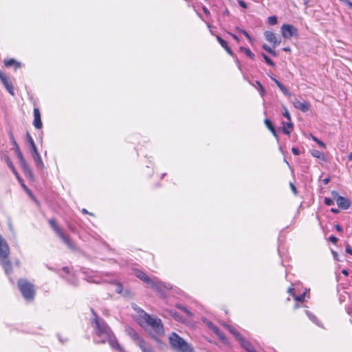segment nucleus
I'll return each mask as SVG.
<instances>
[{
	"label": "nucleus",
	"mask_w": 352,
	"mask_h": 352,
	"mask_svg": "<svg viewBox=\"0 0 352 352\" xmlns=\"http://www.w3.org/2000/svg\"><path fill=\"white\" fill-rule=\"evenodd\" d=\"M91 311L94 315L92 325L95 333L100 339L99 342L102 343L108 342L112 349L118 350L119 352H126L124 348L118 343V340L107 322L102 318H99L93 309H91Z\"/></svg>",
	"instance_id": "1"
},
{
	"label": "nucleus",
	"mask_w": 352,
	"mask_h": 352,
	"mask_svg": "<svg viewBox=\"0 0 352 352\" xmlns=\"http://www.w3.org/2000/svg\"><path fill=\"white\" fill-rule=\"evenodd\" d=\"M134 273L136 277L146 283L152 289L159 293H162L164 289L168 290L171 289V286L169 283L161 281H155L140 270H136Z\"/></svg>",
	"instance_id": "2"
},
{
	"label": "nucleus",
	"mask_w": 352,
	"mask_h": 352,
	"mask_svg": "<svg viewBox=\"0 0 352 352\" xmlns=\"http://www.w3.org/2000/svg\"><path fill=\"white\" fill-rule=\"evenodd\" d=\"M168 339L174 350L178 352H194L193 348L176 333H171Z\"/></svg>",
	"instance_id": "3"
},
{
	"label": "nucleus",
	"mask_w": 352,
	"mask_h": 352,
	"mask_svg": "<svg viewBox=\"0 0 352 352\" xmlns=\"http://www.w3.org/2000/svg\"><path fill=\"white\" fill-rule=\"evenodd\" d=\"M9 254L10 248L8 244L5 239L0 235V264L8 275L12 272L11 263L8 259Z\"/></svg>",
	"instance_id": "4"
},
{
	"label": "nucleus",
	"mask_w": 352,
	"mask_h": 352,
	"mask_svg": "<svg viewBox=\"0 0 352 352\" xmlns=\"http://www.w3.org/2000/svg\"><path fill=\"white\" fill-rule=\"evenodd\" d=\"M144 318L146 324L151 327L153 331V337L155 338L164 334V326L160 318L148 314H145Z\"/></svg>",
	"instance_id": "5"
},
{
	"label": "nucleus",
	"mask_w": 352,
	"mask_h": 352,
	"mask_svg": "<svg viewBox=\"0 0 352 352\" xmlns=\"http://www.w3.org/2000/svg\"><path fill=\"white\" fill-rule=\"evenodd\" d=\"M18 287L23 298L27 300H32L34 298L35 290L34 285L25 279H19Z\"/></svg>",
	"instance_id": "6"
},
{
	"label": "nucleus",
	"mask_w": 352,
	"mask_h": 352,
	"mask_svg": "<svg viewBox=\"0 0 352 352\" xmlns=\"http://www.w3.org/2000/svg\"><path fill=\"white\" fill-rule=\"evenodd\" d=\"M13 144L14 146L15 153H16V156L19 160L21 168L24 175H25V177L27 178H29L31 179H33V177H34L33 173H32L30 166L27 163L26 160H25L22 153L20 151L19 146L17 145V144L14 141V140H13Z\"/></svg>",
	"instance_id": "7"
},
{
	"label": "nucleus",
	"mask_w": 352,
	"mask_h": 352,
	"mask_svg": "<svg viewBox=\"0 0 352 352\" xmlns=\"http://www.w3.org/2000/svg\"><path fill=\"white\" fill-rule=\"evenodd\" d=\"M331 195H332V197L334 199H336V203L339 208L346 210L350 207V206H351L350 201L348 199L339 195V194L337 191H332Z\"/></svg>",
	"instance_id": "8"
},
{
	"label": "nucleus",
	"mask_w": 352,
	"mask_h": 352,
	"mask_svg": "<svg viewBox=\"0 0 352 352\" xmlns=\"http://www.w3.org/2000/svg\"><path fill=\"white\" fill-rule=\"evenodd\" d=\"M281 33L283 38H291L298 35V30L292 25L284 24L281 27Z\"/></svg>",
	"instance_id": "9"
},
{
	"label": "nucleus",
	"mask_w": 352,
	"mask_h": 352,
	"mask_svg": "<svg viewBox=\"0 0 352 352\" xmlns=\"http://www.w3.org/2000/svg\"><path fill=\"white\" fill-rule=\"evenodd\" d=\"M30 152L34 161L36 167L38 169H43L44 168V164L41 159V155L37 150L36 146L30 148Z\"/></svg>",
	"instance_id": "10"
},
{
	"label": "nucleus",
	"mask_w": 352,
	"mask_h": 352,
	"mask_svg": "<svg viewBox=\"0 0 352 352\" xmlns=\"http://www.w3.org/2000/svg\"><path fill=\"white\" fill-rule=\"evenodd\" d=\"M206 324L207 327L211 329L218 337L223 342H226L227 339L225 337L224 334L219 329V328L214 325L212 322L206 320Z\"/></svg>",
	"instance_id": "11"
},
{
	"label": "nucleus",
	"mask_w": 352,
	"mask_h": 352,
	"mask_svg": "<svg viewBox=\"0 0 352 352\" xmlns=\"http://www.w3.org/2000/svg\"><path fill=\"white\" fill-rule=\"evenodd\" d=\"M264 35L266 40L273 44L274 47H276L280 43V38H278L274 32L265 31Z\"/></svg>",
	"instance_id": "12"
},
{
	"label": "nucleus",
	"mask_w": 352,
	"mask_h": 352,
	"mask_svg": "<svg viewBox=\"0 0 352 352\" xmlns=\"http://www.w3.org/2000/svg\"><path fill=\"white\" fill-rule=\"evenodd\" d=\"M293 105L296 109H299L302 112H307L310 109V104L308 102H301L297 98H295L293 101Z\"/></svg>",
	"instance_id": "13"
},
{
	"label": "nucleus",
	"mask_w": 352,
	"mask_h": 352,
	"mask_svg": "<svg viewBox=\"0 0 352 352\" xmlns=\"http://www.w3.org/2000/svg\"><path fill=\"white\" fill-rule=\"evenodd\" d=\"M0 80L1 82L4 85L5 87L8 90V91L12 95H14V88L11 82H9L8 79L6 76V75L0 72Z\"/></svg>",
	"instance_id": "14"
},
{
	"label": "nucleus",
	"mask_w": 352,
	"mask_h": 352,
	"mask_svg": "<svg viewBox=\"0 0 352 352\" xmlns=\"http://www.w3.org/2000/svg\"><path fill=\"white\" fill-rule=\"evenodd\" d=\"M33 125L35 128L40 129L42 128L43 124L41 119L40 111L38 108H34V121Z\"/></svg>",
	"instance_id": "15"
},
{
	"label": "nucleus",
	"mask_w": 352,
	"mask_h": 352,
	"mask_svg": "<svg viewBox=\"0 0 352 352\" xmlns=\"http://www.w3.org/2000/svg\"><path fill=\"white\" fill-rule=\"evenodd\" d=\"M125 331L135 342L137 344H139L140 340H143L144 339L142 338L138 333L131 327H125Z\"/></svg>",
	"instance_id": "16"
},
{
	"label": "nucleus",
	"mask_w": 352,
	"mask_h": 352,
	"mask_svg": "<svg viewBox=\"0 0 352 352\" xmlns=\"http://www.w3.org/2000/svg\"><path fill=\"white\" fill-rule=\"evenodd\" d=\"M59 237L63 240V241L67 245V247L69 249H71L72 250H76L74 243L64 233L60 234Z\"/></svg>",
	"instance_id": "17"
},
{
	"label": "nucleus",
	"mask_w": 352,
	"mask_h": 352,
	"mask_svg": "<svg viewBox=\"0 0 352 352\" xmlns=\"http://www.w3.org/2000/svg\"><path fill=\"white\" fill-rule=\"evenodd\" d=\"M59 237L63 240V241L67 245V247L69 249H71L72 250H76L74 243L64 233L60 234Z\"/></svg>",
	"instance_id": "18"
},
{
	"label": "nucleus",
	"mask_w": 352,
	"mask_h": 352,
	"mask_svg": "<svg viewBox=\"0 0 352 352\" xmlns=\"http://www.w3.org/2000/svg\"><path fill=\"white\" fill-rule=\"evenodd\" d=\"M59 237L63 240V241L67 245V247L69 249H71L72 250H76L74 243L64 233L60 234Z\"/></svg>",
	"instance_id": "19"
},
{
	"label": "nucleus",
	"mask_w": 352,
	"mask_h": 352,
	"mask_svg": "<svg viewBox=\"0 0 352 352\" xmlns=\"http://www.w3.org/2000/svg\"><path fill=\"white\" fill-rule=\"evenodd\" d=\"M271 79L276 83L277 87L280 89V91L283 93V94L287 97L291 96L290 91L281 83L276 78L271 76Z\"/></svg>",
	"instance_id": "20"
},
{
	"label": "nucleus",
	"mask_w": 352,
	"mask_h": 352,
	"mask_svg": "<svg viewBox=\"0 0 352 352\" xmlns=\"http://www.w3.org/2000/svg\"><path fill=\"white\" fill-rule=\"evenodd\" d=\"M49 224L50 225L51 228L54 230V231L56 233V234L60 236V234L63 233V230L59 228L58 224L56 223V221L54 219H50L49 221Z\"/></svg>",
	"instance_id": "21"
},
{
	"label": "nucleus",
	"mask_w": 352,
	"mask_h": 352,
	"mask_svg": "<svg viewBox=\"0 0 352 352\" xmlns=\"http://www.w3.org/2000/svg\"><path fill=\"white\" fill-rule=\"evenodd\" d=\"M283 126L282 127V131L285 134L289 135L292 130L294 128L293 123L290 120L287 122H283Z\"/></svg>",
	"instance_id": "22"
},
{
	"label": "nucleus",
	"mask_w": 352,
	"mask_h": 352,
	"mask_svg": "<svg viewBox=\"0 0 352 352\" xmlns=\"http://www.w3.org/2000/svg\"><path fill=\"white\" fill-rule=\"evenodd\" d=\"M142 352H154L153 349L144 340H140L138 344Z\"/></svg>",
	"instance_id": "23"
},
{
	"label": "nucleus",
	"mask_w": 352,
	"mask_h": 352,
	"mask_svg": "<svg viewBox=\"0 0 352 352\" xmlns=\"http://www.w3.org/2000/svg\"><path fill=\"white\" fill-rule=\"evenodd\" d=\"M227 329L235 337V338L240 342L244 338L241 336L240 333H239L234 327L230 325L226 324L225 325Z\"/></svg>",
	"instance_id": "24"
},
{
	"label": "nucleus",
	"mask_w": 352,
	"mask_h": 352,
	"mask_svg": "<svg viewBox=\"0 0 352 352\" xmlns=\"http://www.w3.org/2000/svg\"><path fill=\"white\" fill-rule=\"evenodd\" d=\"M4 64L7 67H10L14 66L15 69H18L21 67V63L20 62L16 61L14 58L6 60L4 61Z\"/></svg>",
	"instance_id": "25"
},
{
	"label": "nucleus",
	"mask_w": 352,
	"mask_h": 352,
	"mask_svg": "<svg viewBox=\"0 0 352 352\" xmlns=\"http://www.w3.org/2000/svg\"><path fill=\"white\" fill-rule=\"evenodd\" d=\"M241 345L248 351V352H256L252 345L245 338H243L240 342Z\"/></svg>",
	"instance_id": "26"
},
{
	"label": "nucleus",
	"mask_w": 352,
	"mask_h": 352,
	"mask_svg": "<svg viewBox=\"0 0 352 352\" xmlns=\"http://www.w3.org/2000/svg\"><path fill=\"white\" fill-rule=\"evenodd\" d=\"M217 38L220 45L227 51V52L229 53L230 54H232V51L229 46L228 45L227 42L219 36H217Z\"/></svg>",
	"instance_id": "27"
},
{
	"label": "nucleus",
	"mask_w": 352,
	"mask_h": 352,
	"mask_svg": "<svg viewBox=\"0 0 352 352\" xmlns=\"http://www.w3.org/2000/svg\"><path fill=\"white\" fill-rule=\"evenodd\" d=\"M311 155H312V156H314L316 158L320 159L322 161L325 160V156L323 154V153H322L318 150H313L311 151Z\"/></svg>",
	"instance_id": "28"
},
{
	"label": "nucleus",
	"mask_w": 352,
	"mask_h": 352,
	"mask_svg": "<svg viewBox=\"0 0 352 352\" xmlns=\"http://www.w3.org/2000/svg\"><path fill=\"white\" fill-rule=\"evenodd\" d=\"M240 51L242 52H244L252 60L254 59V58H255L254 54L250 51V50L249 48L241 47Z\"/></svg>",
	"instance_id": "29"
},
{
	"label": "nucleus",
	"mask_w": 352,
	"mask_h": 352,
	"mask_svg": "<svg viewBox=\"0 0 352 352\" xmlns=\"http://www.w3.org/2000/svg\"><path fill=\"white\" fill-rule=\"evenodd\" d=\"M26 139H27V142L29 145V148L36 146L32 136L30 135V134L28 132L26 133Z\"/></svg>",
	"instance_id": "30"
},
{
	"label": "nucleus",
	"mask_w": 352,
	"mask_h": 352,
	"mask_svg": "<svg viewBox=\"0 0 352 352\" xmlns=\"http://www.w3.org/2000/svg\"><path fill=\"white\" fill-rule=\"evenodd\" d=\"M256 84L258 85V90L261 96H263L265 94V90L263 86L261 85V83L259 81H256Z\"/></svg>",
	"instance_id": "31"
},
{
	"label": "nucleus",
	"mask_w": 352,
	"mask_h": 352,
	"mask_svg": "<svg viewBox=\"0 0 352 352\" xmlns=\"http://www.w3.org/2000/svg\"><path fill=\"white\" fill-rule=\"evenodd\" d=\"M236 30L237 31H239V32L242 33L243 35H245V37L249 40V41H250V42H251V43L252 42V37L249 35V34H248L245 30H242V29H241V28H239V27H237V28H236Z\"/></svg>",
	"instance_id": "32"
},
{
	"label": "nucleus",
	"mask_w": 352,
	"mask_h": 352,
	"mask_svg": "<svg viewBox=\"0 0 352 352\" xmlns=\"http://www.w3.org/2000/svg\"><path fill=\"white\" fill-rule=\"evenodd\" d=\"M3 159L5 160V162H6L8 166L10 168H13V164L10 160V158L8 157V155H4L3 156Z\"/></svg>",
	"instance_id": "33"
},
{
	"label": "nucleus",
	"mask_w": 352,
	"mask_h": 352,
	"mask_svg": "<svg viewBox=\"0 0 352 352\" xmlns=\"http://www.w3.org/2000/svg\"><path fill=\"white\" fill-rule=\"evenodd\" d=\"M263 50H265L266 52H267L268 53H270V54L273 55V56H276V54L274 50H273L270 46H268L267 45H263Z\"/></svg>",
	"instance_id": "34"
},
{
	"label": "nucleus",
	"mask_w": 352,
	"mask_h": 352,
	"mask_svg": "<svg viewBox=\"0 0 352 352\" xmlns=\"http://www.w3.org/2000/svg\"><path fill=\"white\" fill-rule=\"evenodd\" d=\"M267 22L270 25H274L277 23V18L276 16H270L267 19Z\"/></svg>",
	"instance_id": "35"
},
{
	"label": "nucleus",
	"mask_w": 352,
	"mask_h": 352,
	"mask_svg": "<svg viewBox=\"0 0 352 352\" xmlns=\"http://www.w3.org/2000/svg\"><path fill=\"white\" fill-rule=\"evenodd\" d=\"M307 316L309 317V318L312 321L314 322V323L317 324L318 325H319L318 324V320L317 319V318L313 315L312 314L309 313V311H307Z\"/></svg>",
	"instance_id": "36"
},
{
	"label": "nucleus",
	"mask_w": 352,
	"mask_h": 352,
	"mask_svg": "<svg viewBox=\"0 0 352 352\" xmlns=\"http://www.w3.org/2000/svg\"><path fill=\"white\" fill-rule=\"evenodd\" d=\"M283 116L287 118V120L288 121H290L291 120V116H290V113L288 111V109L285 107H283Z\"/></svg>",
	"instance_id": "37"
},
{
	"label": "nucleus",
	"mask_w": 352,
	"mask_h": 352,
	"mask_svg": "<svg viewBox=\"0 0 352 352\" xmlns=\"http://www.w3.org/2000/svg\"><path fill=\"white\" fill-rule=\"evenodd\" d=\"M312 140L316 142L320 147L325 148V144L320 141L319 139H318L316 137L311 135Z\"/></svg>",
	"instance_id": "38"
},
{
	"label": "nucleus",
	"mask_w": 352,
	"mask_h": 352,
	"mask_svg": "<svg viewBox=\"0 0 352 352\" xmlns=\"http://www.w3.org/2000/svg\"><path fill=\"white\" fill-rule=\"evenodd\" d=\"M263 58L265 59V62L270 66L274 67V62L265 54H262Z\"/></svg>",
	"instance_id": "39"
},
{
	"label": "nucleus",
	"mask_w": 352,
	"mask_h": 352,
	"mask_svg": "<svg viewBox=\"0 0 352 352\" xmlns=\"http://www.w3.org/2000/svg\"><path fill=\"white\" fill-rule=\"evenodd\" d=\"M293 297L295 299V300L302 302L305 298V294L303 293L302 294L298 296L293 295Z\"/></svg>",
	"instance_id": "40"
},
{
	"label": "nucleus",
	"mask_w": 352,
	"mask_h": 352,
	"mask_svg": "<svg viewBox=\"0 0 352 352\" xmlns=\"http://www.w3.org/2000/svg\"><path fill=\"white\" fill-rule=\"evenodd\" d=\"M324 202L327 206H332L334 204V201L329 197H325Z\"/></svg>",
	"instance_id": "41"
},
{
	"label": "nucleus",
	"mask_w": 352,
	"mask_h": 352,
	"mask_svg": "<svg viewBox=\"0 0 352 352\" xmlns=\"http://www.w3.org/2000/svg\"><path fill=\"white\" fill-rule=\"evenodd\" d=\"M265 126L268 128V129H271L274 128V126L272 123V122L269 119H265L264 121Z\"/></svg>",
	"instance_id": "42"
},
{
	"label": "nucleus",
	"mask_w": 352,
	"mask_h": 352,
	"mask_svg": "<svg viewBox=\"0 0 352 352\" xmlns=\"http://www.w3.org/2000/svg\"><path fill=\"white\" fill-rule=\"evenodd\" d=\"M329 239L333 243H336L338 241V239L333 235L330 236Z\"/></svg>",
	"instance_id": "43"
},
{
	"label": "nucleus",
	"mask_w": 352,
	"mask_h": 352,
	"mask_svg": "<svg viewBox=\"0 0 352 352\" xmlns=\"http://www.w3.org/2000/svg\"><path fill=\"white\" fill-rule=\"evenodd\" d=\"M342 2L347 5L350 8H352V2L350 0H340Z\"/></svg>",
	"instance_id": "44"
},
{
	"label": "nucleus",
	"mask_w": 352,
	"mask_h": 352,
	"mask_svg": "<svg viewBox=\"0 0 352 352\" xmlns=\"http://www.w3.org/2000/svg\"><path fill=\"white\" fill-rule=\"evenodd\" d=\"M292 152L293 153L294 155H300V151L298 150V148H296V147H293L292 148Z\"/></svg>",
	"instance_id": "45"
},
{
	"label": "nucleus",
	"mask_w": 352,
	"mask_h": 352,
	"mask_svg": "<svg viewBox=\"0 0 352 352\" xmlns=\"http://www.w3.org/2000/svg\"><path fill=\"white\" fill-rule=\"evenodd\" d=\"M238 3L239 4V6L243 8H247V4L245 3V1H243V0H239L238 1Z\"/></svg>",
	"instance_id": "46"
},
{
	"label": "nucleus",
	"mask_w": 352,
	"mask_h": 352,
	"mask_svg": "<svg viewBox=\"0 0 352 352\" xmlns=\"http://www.w3.org/2000/svg\"><path fill=\"white\" fill-rule=\"evenodd\" d=\"M290 187H291V189H292V192H294V194L296 195L297 190H296V186L292 183H290Z\"/></svg>",
	"instance_id": "47"
},
{
	"label": "nucleus",
	"mask_w": 352,
	"mask_h": 352,
	"mask_svg": "<svg viewBox=\"0 0 352 352\" xmlns=\"http://www.w3.org/2000/svg\"><path fill=\"white\" fill-rule=\"evenodd\" d=\"M331 253L333 254V258L336 261H339L338 259V254L334 251V250H331Z\"/></svg>",
	"instance_id": "48"
},
{
	"label": "nucleus",
	"mask_w": 352,
	"mask_h": 352,
	"mask_svg": "<svg viewBox=\"0 0 352 352\" xmlns=\"http://www.w3.org/2000/svg\"><path fill=\"white\" fill-rule=\"evenodd\" d=\"M346 250V253L350 254H352V250H351V247H350V245H346V250Z\"/></svg>",
	"instance_id": "49"
},
{
	"label": "nucleus",
	"mask_w": 352,
	"mask_h": 352,
	"mask_svg": "<svg viewBox=\"0 0 352 352\" xmlns=\"http://www.w3.org/2000/svg\"><path fill=\"white\" fill-rule=\"evenodd\" d=\"M204 12L206 15L209 16L210 15V11L208 10V8L205 6L202 8Z\"/></svg>",
	"instance_id": "50"
},
{
	"label": "nucleus",
	"mask_w": 352,
	"mask_h": 352,
	"mask_svg": "<svg viewBox=\"0 0 352 352\" xmlns=\"http://www.w3.org/2000/svg\"><path fill=\"white\" fill-rule=\"evenodd\" d=\"M270 131L272 132V133L273 134V135H274L276 139H278V135H277V133H276V130H275L274 127V128H272V129H270Z\"/></svg>",
	"instance_id": "51"
},
{
	"label": "nucleus",
	"mask_w": 352,
	"mask_h": 352,
	"mask_svg": "<svg viewBox=\"0 0 352 352\" xmlns=\"http://www.w3.org/2000/svg\"><path fill=\"white\" fill-rule=\"evenodd\" d=\"M335 228H336V230L338 232H342V228L340 225L336 224V225L335 226Z\"/></svg>",
	"instance_id": "52"
},
{
	"label": "nucleus",
	"mask_w": 352,
	"mask_h": 352,
	"mask_svg": "<svg viewBox=\"0 0 352 352\" xmlns=\"http://www.w3.org/2000/svg\"><path fill=\"white\" fill-rule=\"evenodd\" d=\"M229 34H230L232 36V37L234 40H236L237 42H239V38H238V36H237L236 35H235V34H232V33H229Z\"/></svg>",
	"instance_id": "53"
},
{
	"label": "nucleus",
	"mask_w": 352,
	"mask_h": 352,
	"mask_svg": "<svg viewBox=\"0 0 352 352\" xmlns=\"http://www.w3.org/2000/svg\"><path fill=\"white\" fill-rule=\"evenodd\" d=\"M324 184L327 185L329 184V182H330V179L329 177L327 178H324L323 180H322Z\"/></svg>",
	"instance_id": "54"
},
{
	"label": "nucleus",
	"mask_w": 352,
	"mask_h": 352,
	"mask_svg": "<svg viewBox=\"0 0 352 352\" xmlns=\"http://www.w3.org/2000/svg\"><path fill=\"white\" fill-rule=\"evenodd\" d=\"M293 290L294 289L292 287H289L287 289V292L289 294H290V295H292L293 296V295H295L294 293H293Z\"/></svg>",
	"instance_id": "55"
},
{
	"label": "nucleus",
	"mask_w": 352,
	"mask_h": 352,
	"mask_svg": "<svg viewBox=\"0 0 352 352\" xmlns=\"http://www.w3.org/2000/svg\"><path fill=\"white\" fill-rule=\"evenodd\" d=\"M82 212L83 214H90V215H92V213L89 212H88L85 208H83V209L82 210Z\"/></svg>",
	"instance_id": "56"
},
{
	"label": "nucleus",
	"mask_w": 352,
	"mask_h": 352,
	"mask_svg": "<svg viewBox=\"0 0 352 352\" xmlns=\"http://www.w3.org/2000/svg\"><path fill=\"white\" fill-rule=\"evenodd\" d=\"M331 211L332 212L335 213V214H337V213H338L339 210H338V209H337V208H331Z\"/></svg>",
	"instance_id": "57"
},
{
	"label": "nucleus",
	"mask_w": 352,
	"mask_h": 352,
	"mask_svg": "<svg viewBox=\"0 0 352 352\" xmlns=\"http://www.w3.org/2000/svg\"><path fill=\"white\" fill-rule=\"evenodd\" d=\"M121 287H122L121 285H118V288L116 289V291L118 293H121V292H122Z\"/></svg>",
	"instance_id": "58"
},
{
	"label": "nucleus",
	"mask_w": 352,
	"mask_h": 352,
	"mask_svg": "<svg viewBox=\"0 0 352 352\" xmlns=\"http://www.w3.org/2000/svg\"><path fill=\"white\" fill-rule=\"evenodd\" d=\"M342 273L345 275V276H347L348 275V271L345 269L342 270Z\"/></svg>",
	"instance_id": "59"
},
{
	"label": "nucleus",
	"mask_w": 352,
	"mask_h": 352,
	"mask_svg": "<svg viewBox=\"0 0 352 352\" xmlns=\"http://www.w3.org/2000/svg\"><path fill=\"white\" fill-rule=\"evenodd\" d=\"M10 169L12 170L14 175H17L18 173L16 170V169L14 168V166H13V168H10Z\"/></svg>",
	"instance_id": "60"
},
{
	"label": "nucleus",
	"mask_w": 352,
	"mask_h": 352,
	"mask_svg": "<svg viewBox=\"0 0 352 352\" xmlns=\"http://www.w3.org/2000/svg\"><path fill=\"white\" fill-rule=\"evenodd\" d=\"M348 159H349V160H352V152H351V153H350V154L349 155V156H348Z\"/></svg>",
	"instance_id": "61"
},
{
	"label": "nucleus",
	"mask_w": 352,
	"mask_h": 352,
	"mask_svg": "<svg viewBox=\"0 0 352 352\" xmlns=\"http://www.w3.org/2000/svg\"><path fill=\"white\" fill-rule=\"evenodd\" d=\"M283 50L285 51V52H289L290 51V48L289 47H284Z\"/></svg>",
	"instance_id": "62"
},
{
	"label": "nucleus",
	"mask_w": 352,
	"mask_h": 352,
	"mask_svg": "<svg viewBox=\"0 0 352 352\" xmlns=\"http://www.w3.org/2000/svg\"><path fill=\"white\" fill-rule=\"evenodd\" d=\"M182 310H183L184 311H185L186 313H187V314H190V313H189V311H188L186 309V308H185V307H183V308H182Z\"/></svg>",
	"instance_id": "63"
},
{
	"label": "nucleus",
	"mask_w": 352,
	"mask_h": 352,
	"mask_svg": "<svg viewBox=\"0 0 352 352\" xmlns=\"http://www.w3.org/2000/svg\"><path fill=\"white\" fill-rule=\"evenodd\" d=\"M63 270H64V271H65L67 272H68V271H69V269L67 267H64Z\"/></svg>",
	"instance_id": "64"
}]
</instances>
